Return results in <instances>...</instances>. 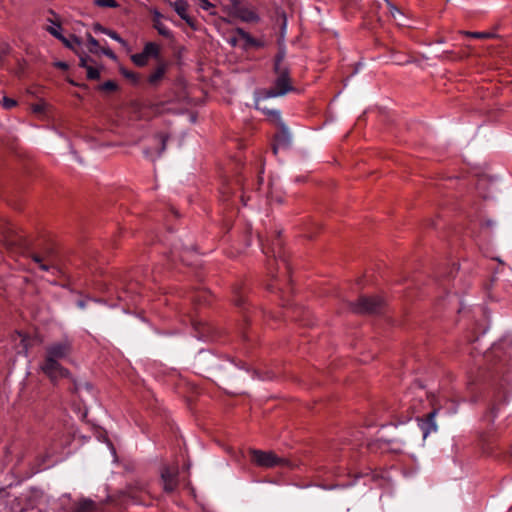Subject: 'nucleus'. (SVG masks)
<instances>
[{"label": "nucleus", "instance_id": "1", "mask_svg": "<svg viewBox=\"0 0 512 512\" xmlns=\"http://www.w3.org/2000/svg\"><path fill=\"white\" fill-rule=\"evenodd\" d=\"M487 364V371L481 375V381H488L493 385L494 392L484 420L493 423L500 409L507 403L509 373L512 372V339L506 338L486 351L483 355Z\"/></svg>", "mask_w": 512, "mask_h": 512}, {"label": "nucleus", "instance_id": "2", "mask_svg": "<svg viewBox=\"0 0 512 512\" xmlns=\"http://www.w3.org/2000/svg\"><path fill=\"white\" fill-rule=\"evenodd\" d=\"M262 252L267 256V270L273 279V283L268 285L271 291L280 290L286 293V288H290L291 266L283 248L280 232H276L272 240L264 242L259 236Z\"/></svg>", "mask_w": 512, "mask_h": 512}, {"label": "nucleus", "instance_id": "3", "mask_svg": "<svg viewBox=\"0 0 512 512\" xmlns=\"http://www.w3.org/2000/svg\"><path fill=\"white\" fill-rule=\"evenodd\" d=\"M72 351L73 340L68 336L45 347L40 368L51 382L56 383L59 379L70 377L69 371L61 365L60 361L69 358Z\"/></svg>", "mask_w": 512, "mask_h": 512}, {"label": "nucleus", "instance_id": "4", "mask_svg": "<svg viewBox=\"0 0 512 512\" xmlns=\"http://www.w3.org/2000/svg\"><path fill=\"white\" fill-rule=\"evenodd\" d=\"M389 0H343V13L346 18L358 11L367 23V29L378 30L382 28L380 10L383 4L388 6Z\"/></svg>", "mask_w": 512, "mask_h": 512}, {"label": "nucleus", "instance_id": "5", "mask_svg": "<svg viewBox=\"0 0 512 512\" xmlns=\"http://www.w3.org/2000/svg\"><path fill=\"white\" fill-rule=\"evenodd\" d=\"M275 79L267 89H262L265 98L283 97L289 92L295 91L290 76V67L273 68Z\"/></svg>", "mask_w": 512, "mask_h": 512}, {"label": "nucleus", "instance_id": "6", "mask_svg": "<svg viewBox=\"0 0 512 512\" xmlns=\"http://www.w3.org/2000/svg\"><path fill=\"white\" fill-rule=\"evenodd\" d=\"M58 40H60L67 48L71 49L75 54L78 55L80 60V66L86 68L87 78L90 80H98L100 78V71L88 65L90 60L89 56H83V44L76 37V34H53Z\"/></svg>", "mask_w": 512, "mask_h": 512}, {"label": "nucleus", "instance_id": "7", "mask_svg": "<svg viewBox=\"0 0 512 512\" xmlns=\"http://www.w3.org/2000/svg\"><path fill=\"white\" fill-rule=\"evenodd\" d=\"M242 182V178L238 177L233 182L223 183L220 193L221 201L226 206V208L230 206H236L239 200L243 203V205H246V200L242 193Z\"/></svg>", "mask_w": 512, "mask_h": 512}, {"label": "nucleus", "instance_id": "8", "mask_svg": "<svg viewBox=\"0 0 512 512\" xmlns=\"http://www.w3.org/2000/svg\"><path fill=\"white\" fill-rule=\"evenodd\" d=\"M349 308L358 314H380L384 308V301L377 297L362 295L357 302H348Z\"/></svg>", "mask_w": 512, "mask_h": 512}, {"label": "nucleus", "instance_id": "9", "mask_svg": "<svg viewBox=\"0 0 512 512\" xmlns=\"http://www.w3.org/2000/svg\"><path fill=\"white\" fill-rule=\"evenodd\" d=\"M30 257L43 271H50L55 266L56 252L51 243L43 245L38 251H31Z\"/></svg>", "mask_w": 512, "mask_h": 512}, {"label": "nucleus", "instance_id": "10", "mask_svg": "<svg viewBox=\"0 0 512 512\" xmlns=\"http://www.w3.org/2000/svg\"><path fill=\"white\" fill-rule=\"evenodd\" d=\"M148 490L143 482L137 481L133 484H129L125 491L122 493V503L132 502L135 504H146V496Z\"/></svg>", "mask_w": 512, "mask_h": 512}, {"label": "nucleus", "instance_id": "11", "mask_svg": "<svg viewBox=\"0 0 512 512\" xmlns=\"http://www.w3.org/2000/svg\"><path fill=\"white\" fill-rule=\"evenodd\" d=\"M233 302L242 316L243 326L251 321L250 306L246 300L245 289L242 284H235L233 287Z\"/></svg>", "mask_w": 512, "mask_h": 512}, {"label": "nucleus", "instance_id": "12", "mask_svg": "<svg viewBox=\"0 0 512 512\" xmlns=\"http://www.w3.org/2000/svg\"><path fill=\"white\" fill-rule=\"evenodd\" d=\"M388 9L390 17L398 28L418 29L415 26L417 21L410 14L400 10L391 2H388Z\"/></svg>", "mask_w": 512, "mask_h": 512}, {"label": "nucleus", "instance_id": "13", "mask_svg": "<svg viewBox=\"0 0 512 512\" xmlns=\"http://www.w3.org/2000/svg\"><path fill=\"white\" fill-rule=\"evenodd\" d=\"M251 460L257 465L266 468L281 466L285 462L282 458H279L273 452H265L255 449L251 450Z\"/></svg>", "mask_w": 512, "mask_h": 512}, {"label": "nucleus", "instance_id": "14", "mask_svg": "<svg viewBox=\"0 0 512 512\" xmlns=\"http://www.w3.org/2000/svg\"><path fill=\"white\" fill-rule=\"evenodd\" d=\"M278 123V131L274 135L272 151L276 155L279 149H287L291 145V134L288 127L283 123L282 120Z\"/></svg>", "mask_w": 512, "mask_h": 512}, {"label": "nucleus", "instance_id": "15", "mask_svg": "<svg viewBox=\"0 0 512 512\" xmlns=\"http://www.w3.org/2000/svg\"><path fill=\"white\" fill-rule=\"evenodd\" d=\"M227 40L233 47H241L244 50L257 49L263 45L262 41L254 38L252 34H235Z\"/></svg>", "mask_w": 512, "mask_h": 512}, {"label": "nucleus", "instance_id": "16", "mask_svg": "<svg viewBox=\"0 0 512 512\" xmlns=\"http://www.w3.org/2000/svg\"><path fill=\"white\" fill-rule=\"evenodd\" d=\"M121 290L118 292V299L120 301L131 300L133 304L136 303V298L141 294V287L139 282L130 280L129 282H122Z\"/></svg>", "mask_w": 512, "mask_h": 512}, {"label": "nucleus", "instance_id": "17", "mask_svg": "<svg viewBox=\"0 0 512 512\" xmlns=\"http://www.w3.org/2000/svg\"><path fill=\"white\" fill-rule=\"evenodd\" d=\"M194 336L200 340L208 341L213 340L215 337V330L210 324L200 321L192 320Z\"/></svg>", "mask_w": 512, "mask_h": 512}, {"label": "nucleus", "instance_id": "18", "mask_svg": "<svg viewBox=\"0 0 512 512\" xmlns=\"http://www.w3.org/2000/svg\"><path fill=\"white\" fill-rule=\"evenodd\" d=\"M178 472L176 469L165 467L162 470L161 478L164 485V490L168 493L173 492L178 486L177 479Z\"/></svg>", "mask_w": 512, "mask_h": 512}, {"label": "nucleus", "instance_id": "19", "mask_svg": "<svg viewBox=\"0 0 512 512\" xmlns=\"http://www.w3.org/2000/svg\"><path fill=\"white\" fill-rule=\"evenodd\" d=\"M272 28L278 32H285L287 28V15L286 12L280 8L275 7L270 14Z\"/></svg>", "mask_w": 512, "mask_h": 512}, {"label": "nucleus", "instance_id": "20", "mask_svg": "<svg viewBox=\"0 0 512 512\" xmlns=\"http://www.w3.org/2000/svg\"><path fill=\"white\" fill-rule=\"evenodd\" d=\"M267 99L268 98H265L264 94H262V90H260L255 98L256 109L262 111L265 115L271 117L272 121L280 122V120H282L280 111L275 109H269L267 106L264 105V102Z\"/></svg>", "mask_w": 512, "mask_h": 512}, {"label": "nucleus", "instance_id": "21", "mask_svg": "<svg viewBox=\"0 0 512 512\" xmlns=\"http://www.w3.org/2000/svg\"><path fill=\"white\" fill-rule=\"evenodd\" d=\"M175 12L183 19L191 28L195 29L194 20L188 15V2L186 0H175L170 2Z\"/></svg>", "mask_w": 512, "mask_h": 512}, {"label": "nucleus", "instance_id": "22", "mask_svg": "<svg viewBox=\"0 0 512 512\" xmlns=\"http://www.w3.org/2000/svg\"><path fill=\"white\" fill-rule=\"evenodd\" d=\"M278 43V51L273 59V68H282V67H290L288 62H286V46L284 43V34H281V37L277 41Z\"/></svg>", "mask_w": 512, "mask_h": 512}, {"label": "nucleus", "instance_id": "23", "mask_svg": "<svg viewBox=\"0 0 512 512\" xmlns=\"http://www.w3.org/2000/svg\"><path fill=\"white\" fill-rule=\"evenodd\" d=\"M437 411L433 410L428 413L424 419L421 420L420 428L423 433V438L425 439L431 432L437 431V424L435 421Z\"/></svg>", "mask_w": 512, "mask_h": 512}, {"label": "nucleus", "instance_id": "24", "mask_svg": "<svg viewBox=\"0 0 512 512\" xmlns=\"http://www.w3.org/2000/svg\"><path fill=\"white\" fill-rule=\"evenodd\" d=\"M87 36H88V38H87V41L85 42L82 38H80L76 35V37L79 39V41H81L83 44V52H82L83 56H88L85 53V49H87L90 53H93V54H98L100 51H102L103 53H105L107 55H112V53L110 51L101 49L99 42L97 40H95L91 36V34H87Z\"/></svg>", "mask_w": 512, "mask_h": 512}, {"label": "nucleus", "instance_id": "25", "mask_svg": "<svg viewBox=\"0 0 512 512\" xmlns=\"http://www.w3.org/2000/svg\"><path fill=\"white\" fill-rule=\"evenodd\" d=\"M239 18L245 22H258L259 16L254 9L242 7L237 11Z\"/></svg>", "mask_w": 512, "mask_h": 512}, {"label": "nucleus", "instance_id": "26", "mask_svg": "<svg viewBox=\"0 0 512 512\" xmlns=\"http://www.w3.org/2000/svg\"><path fill=\"white\" fill-rule=\"evenodd\" d=\"M166 72V65L160 64L154 72H152L147 78V82L151 86H157L164 77Z\"/></svg>", "mask_w": 512, "mask_h": 512}, {"label": "nucleus", "instance_id": "27", "mask_svg": "<svg viewBox=\"0 0 512 512\" xmlns=\"http://www.w3.org/2000/svg\"><path fill=\"white\" fill-rule=\"evenodd\" d=\"M149 59H159L160 56V48L159 45L154 42L146 43L143 51H142Z\"/></svg>", "mask_w": 512, "mask_h": 512}, {"label": "nucleus", "instance_id": "28", "mask_svg": "<svg viewBox=\"0 0 512 512\" xmlns=\"http://www.w3.org/2000/svg\"><path fill=\"white\" fill-rule=\"evenodd\" d=\"M72 512H96V505L91 500H84Z\"/></svg>", "mask_w": 512, "mask_h": 512}, {"label": "nucleus", "instance_id": "29", "mask_svg": "<svg viewBox=\"0 0 512 512\" xmlns=\"http://www.w3.org/2000/svg\"><path fill=\"white\" fill-rule=\"evenodd\" d=\"M208 292L205 290L194 291L189 294V299L192 302L203 303L207 301Z\"/></svg>", "mask_w": 512, "mask_h": 512}, {"label": "nucleus", "instance_id": "30", "mask_svg": "<svg viewBox=\"0 0 512 512\" xmlns=\"http://www.w3.org/2000/svg\"><path fill=\"white\" fill-rule=\"evenodd\" d=\"M121 74L135 85L141 82V75L136 72L122 68Z\"/></svg>", "mask_w": 512, "mask_h": 512}, {"label": "nucleus", "instance_id": "31", "mask_svg": "<svg viewBox=\"0 0 512 512\" xmlns=\"http://www.w3.org/2000/svg\"><path fill=\"white\" fill-rule=\"evenodd\" d=\"M133 63L139 67H143L147 64L149 58L143 53H136L131 56Z\"/></svg>", "mask_w": 512, "mask_h": 512}, {"label": "nucleus", "instance_id": "32", "mask_svg": "<svg viewBox=\"0 0 512 512\" xmlns=\"http://www.w3.org/2000/svg\"><path fill=\"white\" fill-rule=\"evenodd\" d=\"M95 4L104 8H115L119 6L116 0H95Z\"/></svg>", "mask_w": 512, "mask_h": 512}, {"label": "nucleus", "instance_id": "33", "mask_svg": "<svg viewBox=\"0 0 512 512\" xmlns=\"http://www.w3.org/2000/svg\"><path fill=\"white\" fill-rule=\"evenodd\" d=\"M458 264L456 263H453L451 266H449L447 272H445L444 274H439V277H445V278H452L454 277V275L457 273L458 271Z\"/></svg>", "mask_w": 512, "mask_h": 512}, {"label": "nucleus", "instance_id": "34", "mask_svg": "<svg viewBox=\"0 0 512 512\" xmlns=\"http://www.w3.org/2000/svg\"><path fill=\"white\" fill-rule=\"evenodd\" d=\"M481 441H482V444L484 446V450L487 453H492V451H493V447H492L493 441L487 435H483L482 438H481Z\"/></svg>", "mask_w": 512, "mask_h": 512}, {"label": "nucleus", "instance_id": "35", "mask_svg": "<svg viewBox=\"0 0 512 512\" xmlns=\"http://www.w3.org/2000/svg\"><path fill=\"white\" fill-rule=\"evenodd\" d=\"M194 4L205 11H209L210 9L214 8V6L208 0H194Z\"/></svg>", "mask_w": 512, "mask_h": 512}, {"label": "nucleus", "instance_id": "36", "mask_svg": "<svg viewBox=\"0 0 512 512\" xmlns=\"http://www.w3.org/2000/svg\"><path fill=\"white\" fill-rule=\"evenodd\" d=\"M2 103L5 109H12L17 105L16 100L9 97H4Z\"/></svg>", "mask_w": 512, "mask_h": 512}, {"label": "nucleus", "instance_id": "37", "mask_svg": "<svg viewBox=\"0 0 512 512\" xmlns=\"http://www.w3.org/2000/svg\"><path fill=\"white\" fill-rule=\"evenodd\" d=\"M11 47L8 44L0 45V66L3 65L2 57L10 53Z\"/></svg>", "mask_w": 512, "mask_h": 512}, {"label": "nucleus", "instance_id": "38", "mask_svg": "<svg viewBox=\"0 0 512 512\" xmlns=\"http://www.w3.org/2000/svg\"><path fill=\"white\" fill-rule=\"evenodd\" d=\"M102 89L105 91L113 92L117 89V84L109 80L103 83Z\"/></svg>", "mask_w": 512, "mask_h": 512}, {"label": "nucleus", "instance_id": "39", "mask_svg": "<svg viewBox=\"0 0 512 512\" xmlns=\"http://www.w3.org/2000/svg\"><path fill=\"white\" fill-rule=\"evenodd\" d=\"M466 35L470 36V37H473V38H477V39H486V38H492V37L498 36V34H482V33H479V34H466Z\"/></svg>", "mask_w": 512, "mask_h": 512}, {"label": "nucleus", "instance_id": "40", "mask_svg": "<svg viewBox=\"0 0 512 512\" xmlns=\"http://www.w3.org/2000/svg\"><path fill=\"white\" fill-rule=\"evenodd\" d=\"M166 142H167V136L165 135H160V151H159V155H161L165 149H166Z\"/></svg>", "mask_w": 512, "mask_h": 512}, {"label": "nucleus", "instance_id": "41", "mask_svg": "<svg viewBox=\"0 0 512 512\" xmlns=\"http://www.w3.org/2000/svg\"><path fill=\"white\" fill-rule=\"evenodd\" d=\"M171 257H172L173 261L176 258H179L181 261H184L183 257L181 255H178V247L177 246H174L173 249L171 250Z\"/></svg>", "mask_w": 512, "mask_h": 512}, {"label": "nucleus", "instance_id": "42", "mask_svg": "<svg viewBox=\"0 0 512 512\" xmlns=\"http://www.w3.org/2000/svg\"><path fill=\"white\" fill-rule=\"evenodd\" d=\"M95 32L105 33V32H111V31L103 28L100 24H96L95 25Z\"/></svg>", "mask_w": 512, "mask_h": 512}, {"label": "nucleus", "instance_id": "43", "mask_svg": "<svg viewBox=\"0 0 512 512\" xmlns=\"http://www.w3.org/2000/svg\"><path fill=\"white\" fill-rule=\"evenodd\" d=\"M494 29H495V30H499V29H507L506 22H504V21H503V22L498 23V24L495 26V28H494Z\"/></svg>", "mask_w": 512, "mask_h": 512}, {"label": "nucleus", "instance_id": "44", "mask_svg": "<svg viewBox=\"0 0 512 512\" xmlns=\"http://www.w3.org/2000/svg\"><path fill=\"white\" fill-rule=\"evenodd\" d=\"M80 386L76 381H73V386L70 388L71 391L77 392L79 390Z\"/></svg>", "mask_w": 512, "mask_h": 512}, {"label": "nucleus", "instance_id": "45", "mask_svg": "<svg viewBox=\"0 0 512 512\" xmlns=\"http://www.w3.org/2000/svg\"><path fill=\"white\" fill-rule=\"evenodd\" d=\"M110 37H112L113 39L117 40V41H121V37H120V34H116V33H113V34H108Z\"/></svg>", "mask_w": 512, "mask_h": 512}, {"label": "nucleus", "instance_id": "46", "mask_svg": "<svg viewBox=\"0 0 512 512\" xmlns=\"http://www.w3.org/2000/svg\"><path fill=\"white\" fill-rule=\"evenodd\" d=\"M155 28L157 29V32L159 33H162V32H167L164 28H162L161 26L158 25V23H155Z\"/></svg>", "mask_w": 512, "mask_h": 512}, {"label": "nucleus", "instance_id": "47", "mask_svg": "<svg viewBox=\"0 0 512 512\" xmlns=\"http://www.w3.org/2000/svg\"><path fill=\"white\" fill-rule=\"evenodd\" d=\"M85 305H86V304H85V301H84V300H79V301L77 302V306H78L79 308H81V309H84V308H85Z\"/></svg>", "mask_w": 512, "mask_h": 512}, {"label": "nucleus", "instance_id": "48", "mask_svg": "<svg viewBox=\"0 0 512 512\" xmlns=\"http://www.w3.org/2000/svg\"><path fill=\"white\" fill-rule=\"evenodd\" d=\"M57 66L62 68V69H67L68 68V65L65 62H59L57 64Z\"/></svg>", "mask_w": 512, "mask_h": 512}, {"label": "nucleus", "instance_id": "49", "mask_svg": "<svg viewBox=\"0 0 512 512\" xmlns=\"http://www.w3.org/2000/svg\"><path fill=\"white\" fill-rule=\"evenodd\" d=\"M46 32L53 33V32H57V30H56V28H54L52 26H48L47 29H46Z\"/></svg>", "mask_w": 512, "mask_h": 512}, {"label": "nucleus", "instance_id": "50", "mask_svg": "<svg viewBox=\"0 0 512 512\" xmlns=\"http://www.w3.org/2000/svg\"><path fill=\"white\" fill-rule=\"evenodd\" d=\"M232 32H237V33H240V32H244L243 29L237 27L235 28Z\"/></svg>", "mask_w": 512, "mask_h": 512}, {"label": "nucleus", "instance_id": "51", "mask_svg": "<svg viewBox=\"0 0 512 512\" xmlns=\"http://www.w3.org/2000/svg\"><path fill=\"white\" fill-rule=\"evenodd\" d=\"M388 444H398V442L396 440H389Z\"/></svg>", "mask_w": 512, "mask_h": 512}, {"label": "nucleus", "instance_id": "52", "mask_svg": "<svg viewBox=\"0 0 512 512\" xmlns=\"http://www.w3.org/2000/svg\"><path fill=\"white\" fill-rule=\"evenodd\" d=\"M400 450H401L400 446H397L396 448H393V451H395V452H399Z\"/></svg>", "mask_w": 512, "mask_h": 512}, {"label": "nucleus", "instance_id": "53", "mask_svg": "<svg viewBox=\"0 0 512 512\" xmlns=\"http://www.w3.org/2000/svg\"><path fill=\"white\" fill-rule=\"evenodd\" d=\"M35 111H36V112H41V111H42V108H41L40 106H37V107L35 108Z\"/></svg>", "mask_w": 512, "mask_h": 512}, {"label": "nucleus", "instance_id": "54", "mask_svg": "<svg viewBox=\"0 0 512 512\" xmlns=\"http://www.w3.org/2000/svg\"><path fill=\"white\" fill-rule=\"evenodd\" d=\"M365 424H366V426H372L373 425L372 422H366Z\"/></svg>", "mask_w": 512, "mask_h": 512}, {"label": "nucleus", "instance_id": "55", "mask_svg": "<svg viewBox=\"0 0 512 512\" xmlns=\"http://www.w3.org/2000/svg\"><path fill=\"white\" fill-rule=\"evenodd\" d=\"M458 32L464 33V32H469V31L468 30H459Z\"/></svg>", "mask_w": 512, "mask_h": 512}, {"label": "nucleus", "instance_id": "56", "mask_svg": "<svg viewBox=\"0 0 512 512\" xmlns=\"http://www.w3.org/2000/svg\"><path fill=\"white\" fill-rule=\"evenodd\" d=\"M172 212L175 214V216H178L177 211L172 210Z\"/></svg>", "mask_w": 512, "mask_h": 512}]
</instances>
